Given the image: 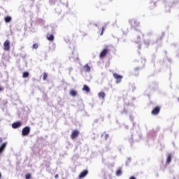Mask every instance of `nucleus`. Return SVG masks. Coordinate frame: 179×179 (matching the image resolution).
Masks as SVG:
<instances>
[{
  "mask_svg": "<svg viewBox=\"0 0 179 179\" xmlns=\"http://www.w3.org/2000/svg\"><path fill=\"white\" fill-rule=\"evenodd\" d=\"M152 114L154 115H157V107H155L153 110H152Z\"/></svg>",
  "mask_w": 179,
  "mask_h": 179,
  "instance_id": "nucleus-19",
  "label": "nucleus"
},
{
  "mask_svg": "<svg viewBox=\"0 0 179 179\" xmlns=\"http://www.w3.org/2000/svg\"><path fill=\"white\" fill-rule=\"evenodd\" d=\"M83 91L86 92V93H90V88L87 85H84L83 87Z\"/></svg>",
  "mask_w": 179,
  "mask_h": 179,
  "instance_id": "nucleus-9",
  "label": "nucleus"
},
{
  "mask_svg": "<svg viewBox=\"0 0 179 179\" xmlns=\"http://www.w3.org/2000/svg\"><path fill=\"white\" fill-rule=\"evenodd\" d=\"M6 23H9L12 20V17L7 16L4 18Z\"/></svg>",
  "mask_w": 179,
  "mask_h": 179,
  "instance_id": "nucleus-17",
  "label": "nucleus"
},
{
  "mask_svg": "<svg viewBox=\"0 0 179 179\" xmlns=\"http://www.w3.org/2000/svg\"><path fill=\"white\" fill-rule=\"evenodd\" d=\"M5 148H6V143H3V144H1V145L0 146V154L3 152V150L5 149Z\"/></svg>",
  "mask_w": 179,
  "mask_h": 179,
  "instance_id": "nucleus-14",
  "label": "nucleus"
},
{
  "mask_svg": "<svg viewBox=\"0 0 179 179\" xmlns=\"http://www.w3.org/2000/svg\"><path fill=\"white\" fill-rule=\"evenodd\" d=\"M58 177H59L58 174H56V175L55 176V178H58Z\"/></svg>",
  "mask_w": 179,
  "mask_h": 179,
  "instance_id": "nucleus-27",
  "label": "nucleus"
},
{
  "mask_svg": "<svg viewBox=\"0 0 179 179\" xmlns=\"http://www.w3.org/2000/svg\"><path fill=\"white\" fill-rule=\"evenodd\" d=\"M79 136V131L78 130H73L71 134V139H76Z\"/></svg>",
  "mask_w": 179,
  "mask_h": 179,
  "instance_id": "nucleus-4",
  "label": "nucleus"
},
{
  "mask_svg": "<svg viewBox=\"0 0 179 179\" xmlns=\"http://www.w3.org/2000/svg\"><path fill=\"white\" fill-rule=\"evenodd\" d=\"M108 49L107 48L103 49V50L101 52V53L99 54V57L101 58H104V57H106V55H107V54H108Z\"/></svg>",
  "mask_w": 179,
  "mask_h": 179,
  "instance_id": "nucleus-5",
  "label": "nucleus"
},
{
  "mask_svg": "<svg viewBox=\"0 0 179 179\" xmlns=\"http://www.w3.org/2000/svg\"><path fill=\"white\" fill-rule=\"evenodd\" d=\"M2 141H3L2 138H0V143H2Z\"/></svg>",
  "mask_w": 179,
  "mask_h": 179,
  "instance_id": "nucleus-28",
  "label": "nucleus"
},
{
  "mask_svg": "<svg viewBox=\"0 0 179 179\" xmlns=\"http://www.w3.org/2000/svg\"><path fill=\"white\" fill-rule=\"evenodd\" d=\"M98 96L99 99H102L103 100H104V99L106 98V93L101 92L98 94Z\"/></svg>",
  "mask_w": 179,
  "mask_h": 179,
  "instance_id": "nucleus-12",
  "label": "nucleus"
},
{
  "mask_svg": "<svg viewBox=\"0 0 179 179\" xmlns=\"http://www.w3.org/2000/svg\"><path fill=\"white\" fill-rule=\"evenodd\" d=\"M2 177V175L0 173V178Z\"/></svg>",
  "mask_w": 179,
  "mask_h": 179,
  "instance_id": "nucleus-30",
  "label": "nucleus"
},
{
  "mask_svg": "<svg viewBox=\"0 0 179 179\" xmlns=\"http://www.w3.org/2000/svg\"><path fill=\"white\" fill-rule=\"evenodd\" d=\"M0 16H1V13H0Z\"/></svg>",
  "mask_w": 179,
  "mask_h": 179,
  "instance_id": "nucleus-31",
  "label": "nucleus"
},
{
  "mask_svg": "<svg viewBox=\"0 0 179 179\" xmlns=\"http://www.w3.org/2000/svg\"><path fill=\"white\" fill-rule=\"evenodd\" d=\"M159 113H160V107L157 106V114H159Z\"/></svg>",
  "mask_w": 179,
  "mask_h": 179,
  "instance_id": "nucleus-25",
  "label": "nucleus"
},
{
  "mask_svg": "<svg viewBox=\"0 0 179 179\" xmlns=\"http://www.w3.org/2000/svg\"><path fill=\"white\" fill-rule=\"evenodd\" d=\"M121 174H122V169L121 168H119L117 171H116V176L117 177H120V176H121Z\"/></svg>",
  "mask_w": 179,
  "mask_h": 179,
  "instance_id": "nucleus-15",
  "label": "nucleus"
},
{
  "mask_svg": "<svg viewBox=\"0 0 179 179\" xmlns=\"http://www.w3.org/2000/svg\"><path fill=\"white\" fill-rule=\"evenodd\" d=\"M25 178H26V179H30V178H31V174L27 173V174L25 176Z\"/></svg>",
  "mask_w": 179,
  "mask_h": 179,
  "instance_id": "nucleus-22",
  "label": "nucleus"
},
{
  "mask_svg": "<svg viewBox=\"0 0 179 179\" xmlns=\"http://www.w3.org/2000/svg\"><path fill=\"white\" fill-rule=\"evenodd\" d=\"M130 23H131L132 27L136 28V27H139V22H138L135 20H131Z\"/></svg>",
  "mask_w": 179,
  "mask_h": 179,
  "instance_id": "nucleus-8",
  "label": "nucleus"
},
{
  "mask_svg": "<svg viewBox=\"0 0 179 179\" xmlns=\"http://www.w3.org/2000/svg\"><path fill=\"white\" fill-rule=\"evenodd\" d=\"M108 137H109L108 134H106V135H105V139H106V141H107V139H108Z\"/></svg>",
  "mask_w": 179,
  "mask_h": 179,
  "instance_id": "nucleus-24",
  "label": "nucleus"
},
{
  "mask_svg": "<svg viewBox=\"0 0 179 179\" xmlns=\"http://www.w3.org/2000/svg\"><path fill=\"white\" fill-rule=\"evenodd\" d=\"M170 163H171V154H169L167 157L166 164H170Z\"/></svg>",
  "mask_w": 179,
  "mask_h": 179,
  "instance_id": "nucleus-16",
  "label": "nucleus"
},
{
  "mask_svg": "<svg viewBox=\"0 0 179 179\" xmlns=\"http://www.w3.org/2000/svg\"><path fill=\"white\" fill-rule=\"evenodd\" d=\"M32 48L37 50L38 48V44L34 43L32 46Z\"/></svg>",
  "mask_w": 179,
  "mask_h": 179,
  "instance_id": "nucleus-20",
  "label": "nucleus"
},
{
  "mask_svg": "<svg viewBox=\"0 0 179 179\" xmlns=\"http://www.w3.org/2000/svg\"><path fill=\"white\" fill-rule=\"evenodd\" d=\"M2 90H3V88L0 87V92H2Z\"/></svg>",
  "mask_w": 179,
  "mask_h": 179,
  "instance_id": "nucleus-29",
  "label": "nucleus"
},
{
  "mask_svg": "<svg viewBox=\"0 0 179 179\" xmlns=\"http://www.w3.org/2000/svg\"><path fill=\"white\" fill-rule=\"evenodd\" d=\"M9 50H10V41L6 40L3 43V50L9 51Z\"/></svg>",
  "mask_w": 179,
  "mask_h": 179,
  "instance_id": "nucleus-1",
  "label": "nucleus"
},
{
  "mask_svg": "<svg viewBox=\"0 0 179 179\" xmlns=\"http://www.w3.org/2000/svg\"><path fill=\"white\" fill-rule=\"evenodd\" d=\"M22 127V122H16L12 124V128H13V129H16V128H19Z\"/></svg>",
  "mask_w": 179,
  "mask_h": 179,
  "instance_id": "nucleus-7",
  "label": "nucleus"
},
{
  "mask_svg": "<svg viewBox=\"0 0 179 179\" xmlns=\"http://www.w3.org/2000/svg\"><path fill=\"white\" fill-rule=\"evenodd\" d=\"M129 179H136V178H135V176H131Z\"/></svg>",
  "mask_w": 179,
  "mask_h": 179,
  "instance_id": "nucleus-26",
  "label": "nucleus"
},
{
  "mask_svg": "<svg viewBox=\"0 0 179 179\" xmlns=\"http://www.w3.org/2000/svg\"><path fill=\"white\" fill-rule=\"evenodd\" d=\"M47 78H48V75L46 73H43V80H47Z\"/></svg>",
  "mask_w": 179,
  "mask_h": 179,
  "instance_id": "nucleus-21",
  "label": "nucleus"
},
{
  "mask_svg": "<svg viewBox=\"0 0 179 179\" xmlns=\"http://www.w3.org/2000/svg\"><path fill=\"white\" fill-rule=\"evenodd\" d=\"M29 72L27 71H24L23 73H22V78H29Z\"/></svg>",
  "mask_w": 179,
  "mask_h": 179,
  "instance_id": "nucleus-18",
  "label": "nucleus"
},
{
  "mask_svg": "<svg viewBox=\"0 0 179 179\" xmlns=\"http://www.w3.org/2000/svg\"><path fill=\"white\" fill-rule=\"evenodd\" d=\"M113 78L116 80V83H121L122 80V76L117 74V73H113Z\"/></svg>",
  "mask_w": 179,
  "mask_h": 179,
  "instance_id": "nucleus-3",
  "label": "nucleus"
},
{
  "mask_svg": "<svg viewBox=\"0 0 179 179\" xmlns=\"http://www.w3.org/2000/svg\"><path fill=\"white\" fill-rule=\"evenodd\" d=\"M70 94L73 97H76V96L78 94V92L75 91V90H70Z\"/></svg>",
  "mask_w": 179,
  "mask_h": 179,
  "instance_id": "nucleus-13",
  "label": "nucleus"
},
{
  "mask_svg": "<svg viewBox=\"0 0 179 179\" xmlns=\"http://www.w3.org/2000/svg\"><path fill=\"white\" fill-rule=\"evenodd\" d=\"M46 37H47V38L49 41H53V40H54V35L53 34H48Z\"/></svg>",
  "mask_w": 179,
  "mask_h": 179,
  "instance_id": "nucleus-10",
  "label": "nucleus"
},
{
  "mask_svg": "<svg viewBox=\"0 0 179 179\" xmlns=\"http://www.w3.org/2000/svg\"><path fill=\"white\" fill-rule=\"evenodd\" d=\"M103 33H104V27L101 28V32L100 34V36H103Z\"/></svg>",
  "mask_w": 179,
  "mask_h": 179,
  "instance_id": "nucleus-23",
  "label": "nucleus"
},
{
  "mask_svg": "<svg viewBox=\"0 0 179 179\" xmlns=\"http://www.w3.org/2000/svg\"><path fill=\"white\" fill-rule=\"evenodd\" d=\"M89 173V171L87 170H84L80 174H79V176H78V178H85V176H87Z\"/></svg>",
  "mask_w": 179,
  "mask_h": 179,
  "instance_id": "nucleus-6",
  "label": "nucleus"
},
{
  "mask_svg": "<svg viewBox=\"0 0 179 179\" xmlns=\"http://www.w3.org/2000/svg\"><path fill=\"white\" fill-rule=\"evenodd\" d=\"M90 66H89V64H85L83 67L84 72H90Z\"/></svg>",
  "mask_w": 179,
  "mask_h": 179,
  "instance_id": "nucleus-11",
  "label": "nucleus"
},
{
  "mask_svg": "<svg viewBox=\"0 0 179 179\" xmlns=\"http://www.w3.org/2000/svg\"><path fill=\"white\" fill-rule=\"evenodd\" d=\"M30 134V127H25L22 129V136H27Z\"/></svg>",
  "mask_w": 179,
  "mask_h": 179,
  "instance_id": "nucleus-2",
  "label": "nucleus"
}]
</instances>
